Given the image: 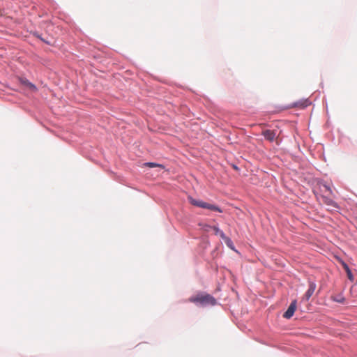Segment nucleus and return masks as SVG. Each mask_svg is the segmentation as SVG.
Masks as SVG:
<instances>
[{
    "label": "nucleus",
    "instance_id": "13",
    "mask_svg": "<svg viewBox=\"0 0 357 357\" xmlns=\"http://www.w3.org/2000/svg\"><path fill=\"white\" fill-rule=\"evenodd\" d=\"M25 83H26V85H27L30 89H33V90H36V88L35 85H34V84H33L32 83H31V82H25Z\"/></svg>",
    "mask_w": 357,
    "mask_h": 357
},
{
    "label": "nucleus",
    "instance_id": "6",
    "mask_svg": "<svg viewBox=\"0 0 357 357\" xmlns=\"http://www.w3.org/2000/svg\"><path fill=\"white\" fill-rule=\"evenodd\" d=\"M203 208H207V209H209L211 211H217V212H219V213H222V209L218 207V206H215V205H213V204H211L209 203H207V202H204V205L202 206Z\"/></svg>",
    "mask_w": 357,
    "mask_h": 357
},
{
    "label": "nucleus",
    "instance_id": "2",
    "mask_svg": "<svg viewBox=\"0 0 357 357\" xmlns=\"http://www.w3.org/2000/svg\"><path fill=\"white\" fill-rule=\"evenodd\" d=\"M297 302L296 300L293 301L289 306L287 310L284 313L283 317L286 319H290L296 310Z\"/></svg>",
    "mask_w": 357,
    "mask_h": 357
},
{
    "label": "nucleus",
    "instance_id": "1",
    "mask_svg": "<svg viewBox=\"0 0 357 357\" xmlns=\"http://www.w3.org/2000/svg\"><path fill=\"white\" fill-rule=\"evenodd\" d=\"M188 301L194 303H200L203 305H214L216 303L215 299L209 294L197 295L196 296L190 297Z\"/></svg>",
    "mask_w": 357,
    "mask_h": 357
},
{
    "label": "nucleus",
    "instance_id": "7",
    "mask_svg": "<svg viewBox=\"0 0 357 357\" xmlns=\"http://www.w3.org/2000/svg\"><path fill=\"white\" fill-rule=\"evenodd\" d=\"M203 208H207V209H209L211 211H217V212H219V213H222V209L218 207V206H215V205H213V204H211L209 203H207V202H204V205L202 206Z\"/></svg>",
    "mask_w": 357,
    "mask_h": 357
},
{
    "label": "nucleus",
    "instance_id": "5",
    "mask_svg": "<svg viewBox=\"0 0 357 357\" xmlns=\"http://www.w3.org/2000/svg\"><path fill=\"white\" fill-rule=\"evenodd\" d=\"M316 289V284L313 282H309V288L306 291L304 298L307 301L312 296Z\"/></svg>",
    "mask_w": 357,
    "mask_h": 357
},
{
    "label": "nucleus",
    "instance_id": "11",
    "mask_svg": "<svg viewBox=\"0 0 357 357\" xmlns=\"http://www.w3.org/2000/svg\"><path fill=\"white\" fill-rule=\"evenodd\" d=\"M342 265L343 266V268L346 271L349 279L350 280H353V275H352L351 271L349 267L348 266V265L346 263H344V262H342Z\"/></svg>",
    "mask_w": 357,
    "mask_h": 357
},
{
    "label": "nucleus",
    "instance_id": "3",
    "mask_svg": "<svg viewBox=\"0 0 357 357\" xmlns=\"http://www.w3.org/2000/svg\"><path fill=\"white\" fill-rule=\"evenodd\" d=\"M321 198L322 202L328 206V210H335L338 208L337 204L331 199L326 196H321Z\"/></svg>",
    "mask_w": 357,
    "mask_h": 357
},
{
    "label": "nucleus",
    "instance_id": "4",
    "mask_svg": "<svg viewBox=\"0 0 357 357\" xmlns=\"http://www.w3.org/2000/svg\"><path fill=\"white\" fill-rule=\"evenodd\" d=\"M261 135L269 142H273L276 138L277 132L275 130H265L262 131Z\"/></svg>",
    "mask_w": 357,
    "mask_h": 357
},
{
    "label": "nucleus",
    "instance_id": "9",
    "mask_svg": "<svg viewBox=\"0 0 357 357\" xmlns=\"http://www.w3.org/2000/svg\"><path fill=\"white\" fill-rule=\"evenodd\" d=\"M188 199H189L190 203L191 204L202 208L204 202H203L202 200H197V199H193L192 197H189Z\"/></svg>",
    "mask_w": 357,
    "mask_h": 357
},
{
    "label": "nucleus",
    "instance_id": "10",
    "mask_svg": "<svg viewBox=\"0 0 357 357\" xmlns=\"http://www.w3.org/2000/svg\"><path fill=\"white\" fill-rule=\"evenodd\" d=\"M310 105V102L307 100H305L304 101H299V102H295L294 104V106L298 107L300 108H304V107H307Z\"/></svg>",
    "mask_w": 357,
    "mask_h": 357
},
{
    "label": "nucleus",
    "instance_id": "14",
    "mask_svg": "<svg viewBox=\"0 0 357 357\" xmlns=\"http://www.w3.org/2000/svg\"><path fill=\"white\" fill-rule=\"evenodd\" d=\"M324 188H325L326 192H328L329 194L333 195V191L329 186L324 185Z\"/></svg>",
    "mask_w": 357,
    "mask_h": 357
},
{
    "label": "nucleus",
    "instance_id": "8",
    "mask_svg": "<svg viewBox=\"0 0 357 357\" xmlns=\"http://www.w3.org/2000/svg\"><path fill=\"white\" fill-rule=\"evenodd\" d=\"M213 229L214 230L215 234L216 235H219L222 238L227 240L228 241L230 242V239L228 237H227L225 236V233L221 229H220L218 227H215V226L213 227Z\"/></svg>",
    "mask_w": 357,
    "mask_h": 357
},
{
    "label": "nucleus",
    "instance_id": "12",
    "mask_svg": "<svg viewBox=\"0 0 357 357\" xmlns=\"http://www.w3.org/2000/svg\"><path fill=\"white\" fill-rule=\"evenodd\" d=\"M145 165H146V166H147L149 167H160L162 169H164V166L162 165H160V164H157V163H154V162H147Z\"/></svg>",
    "mask_w": 357,
    "mask_h": 357
},
{
    "label": "nucleus",
    "instance_id": "15",
    "mask_svg": "<svg viewBox=\"0 0 357 357\" xmlns=\"http://www.w3.org/2000/svg\"><path fill=\"white\" fill-rule=\"evenodd\" d=\"M226 242H227V244L229 246H230V245H231V241H230V242H229V241H228L227 240H226Z\"/></svg>",
    "mask_w": 357,
    "mask_h": 357
}]
</instances>
